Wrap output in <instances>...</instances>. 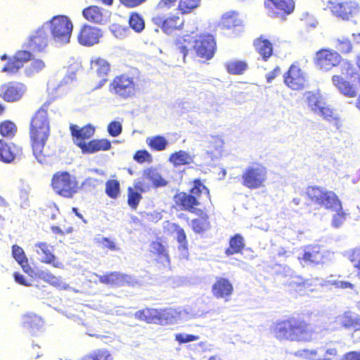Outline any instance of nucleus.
<instances>
[{"instance_id":"8fccbe9b","label":"nucleus","mask_w":360,"mask_h":360,"mask_svg":"<svg viewBox=\"0 0 360 360\" xmlns=\"http://www.w3.org/2000/svg\"><path fill=\"white\" fill-rule=\"evenodd\" d=\"M82 360H113L111 353L104 349H99L84 356Z\"/></svg>"},{"instance_id":"7c9ffc66","label":"nucleus","mask_w":360,"mask_h":360,"mask_svg":"<svg viewBox=\"0 0 360 360\" xmlns=\"http://www.w3.org/2000/svg\"><path fill=\"white\" fill-rule=\"evenodd\" d=\"M253 46L264 61H267L273 55V43L265 34H261L253 41Z\"/></svg>"},{"instance_id":"aec40b11","label":"nucleus","mask_w":360,"mask_h":360,"mask_svg":"<svg viewBox=\"0 0 360 360\" xmlns=\"http://www.w3.org/2000/svg\"><path fill=\"white\" fill-rule=\"evenodd\" d=\"M219 26L223 30L230 31L232 34H236L241 31L243 24L238 13L231 11L221 15Z\"/></svg>"},{"instance_id":"a18cd8bd","label":"nucleus","mask_w":360,"mask_h":360,"mask_svg":"<svg viewBox=\"0 0 360 360\" xmlns=\"http://www.w3.org/2000/svg\"><path fill=\"white\" fill-rule=\"evenodd\" d=\"M120 184L117 179H110L106 181L105 193L111 199H117L120 195Z\"/></svg>"},{"instance_id":"4d7b16f0","label":"nucleus","mask_w":360,"mask_h":360,"mask_svg":"<svg viewBox=\"0 0 360 360\" xmlns=\"http://www.w3.org/2000/svg\"><path fill=\"white\" fill-rule=\"evenodd\" d=\"M198 335H194L191 334L177 333L175 335V340L177 341L179 344H185L198 340Z\"/></svg>"},{"instance_id":"680f3d73","label":"nucleus","mask_w":360,"mask_h":360,"mask_svg":"<svg viewBox=\"0 0 360 360\" xmlns=\"http://www.w3.org/2000/svg\"><path fill=\"white\" fill-rule=\"evenodd\" d=\"M147 0H119L120 4L127 8H135L145 3Z\"/></svg>"},{"instance_id":"1a4fd4ad","label":"nucleus","mask_w":360,"mask_h":360,"mask_svg":"<svg viewBox=\"0 0 360 360\" xmlns=\"http://www.w3.org/2000/svg\"><path fill=\"white\" fill-rule=\"evenodd\" d=\"M305 196L310 204L318 205L326 209L340 207V200L331 191H326L318 186H309L305 190Z\"/></svg>"},{"instance_id":"2f4dec72","label":"nucleus","mask_w":360,"mask_h":360,"mask_svg":"<svg viewBox=\"0 0 360 360\" xmlns=\"http://www.w3.org/2000/svg\"><path fill=\"white\" fill-rule=\"evenodd\" d=\"M22 326L34 335L42 329L44 321L40 316L33 312H28L22 316Z\"/></svg>"},{"instance_id":"c85d7f7f","label":"nucleus","mask_w":360,"mask_h":360,"mask_svg":"<svg viewBox=\"0 0 360 360\" xmlns=\"http://www.w3.org/2000/svg\"><path fill=\"white\" fill-rule=\"evenodd\" d=\"M134 317L147 323L159 324L164 320L163 314L157 309L144 308L135 312Z\"/></svg>"},{"instance_id":"dca6fc26","label":"nucleus","mask_w":360,"mask_h":360,"mask_svg":"<svg viewBox=\"0 0 360 360\" xmlns=\"http://www.w3.org/2000/svg\"><path fill=\"white\" fill-rule=\"evenodd\" d=\"M25 90L22 83L9 82L0 86V98L8 103L15 102L21 99Z\"/></svg>"},{"instance_id":"a878e982","label":"nucleus","mask_w":360,"mask_h":360,"mask_svg":"<svg viewBox=\"0 0 360 360\" xmlns=\"http://www.w3.org/2000/svg\"><path fill=\"white\" fill-rule=\"evenodd\" d=\"M98 281L104 285L117 288L123 286L129 283L130 276L118 271L108 272L98 276Z\"/></svg>"},{"instance_id":"864d4df0","label":"nucleus","mask_w":360,"mask_h":360,"mask_svg":"<svg viewBox=\"0 0 360 360\" xmlns=\"http://www.w3.org/2000/svg\"><path fill=\"white\" fill-rule=\"evenodd\" d=\"M129 23L130 27L136 32L142 31L145 26L143 18L136 13H134L130 15Z\"/></svg>"},{"instance_id":"58836bf2","label":"nucleus","mask_w":360,"mask_h":360,"mask_svg":"<svg viewBox=\"0 0 360 360\" xmlns=\"http://www.w3.org/2000/svg\"><path fill=\"white\" fill-rule=\"evenodd\" d=\"M245 247V240L243 237L236 233L230 237L229 240V247L225 250V255L227 257L232 256L236 254L242 253Z\"/></svg>"},{"instance_id":"b1692460","label":"nucleus","mask_w":360,"mask_h":360,"mask_svg":"<svg viewBox=\"0 0 360 360\" xmlns=\"http://www.w3.org/2000/svg\"><path fill=\"white\" fill-rule=\"evenodd\" d=\"M101 36L100 29L84 25L81 27L77 39L80 44L89 46L97 44Z\"/></svg>"},{"instance_id":"6e6d98bb","label":"nucleus","mask_w":360,"mask_h":360,"mask_svg":"<svg viewBox=\"0 0 360 360\" xmlns=\"http://www.w3.org/2000/svg\"><path fill=\"white\" fill-rule=\"evenodd\" d=\"M134 159L137 162L142 164L145 162H151L152 156L146 150H139L134 155Z\"/></svg>"},{"instance_id":"c756f323","label":"nucleus","mask_w":360,"mask_h":360,"mask_svg":"<svg viewBox=\"0 0 360 360\" xmlns=\"http://www.w3.org/2000/svg\"><path fill=\"white\" fill-rule=\"evenodd\" d=\"M339 326L354 332L360 331V316L350 311H346L337 317Z\"/></svg>"},{"instance_id":"e2e57ef3","label":"nucleus","mask_w":360,"mask_h":360,"mask_svg":"<svg viewBox=\"0 0 360 360\" xmlns=\"http://www.w3.org/2000/svg\"><path fill=\"white\" fill-rule=\"evenodd\" d=\"M13 278H14L15 281L21 285L27 286V287L32 285L31 283L27 281V280L25 278V277L22 274H21L18 272H15L13 274Z\"/></svg>"},{"instance_id":"ddd939ff","label":"nucleus","mask_w":360,"mask_h":360,"mask_svg":"<svg viewBox=\"0 0 360 360\" xmlns=\"http://www.w3.org/2000/svg\"><path fill=\"white\" fill-rule=\"evenodd\" d=\"M302 252L297 259L303 266H315L323 263L325 252L321 245L309 244L301 248Z\"/></svg>"},{"instance_id":"9d476101","label":"nucleus","mask_w":360,"mask_h":360,"mask_svg":"<svg viewBox=\"0 0 360 360\" xmlns=\"http://www.w3.org/2000/svg\"><path fill=\"white\" fill-rule=\"evenodd\" d=\"M267 169L262 163L253 162L247 167L241 175L242 184L250 189H257L264 186Z\"/></svg>"},{"instance_id":"a19ab883","label":"nucleus","mask_w":360,"mask_h":360,"mask_svg":"<svg viewBox=\"0 0 360 360\" xmlns=\"http://www.w3.org/2000/svg\"><path fill=\"white\" fill-rule=\"evenodd\" d=\"M18 132L17 125L11 120H4L0 122V135L3 139H12Z\"/></svg>"},{"instance_id":"774afa93","label":"nucleus","mask_w":360,"mask_h":360,"mask_svg":"<svg viewBox=\"0 0 360 360\" xmlns=\"http://www.w3.org/2000/svg\"><path fill=\"white\" fill-rule=\"evenodd\" d=\"M281 72V69L276 66L273 70L268 72L266 75V82H271Z\"/></svg>"},{"instance_id":"0eeeda50","label":"nucleus","mask_w":360,"mask_h":360,"mask_svg":"<svg viewBox=\"0 0 360 360\" xmlns=\"http://www.w3.org/2000/svg\"><path fill=\"white\" fill-rule=\"evenodd\" d=\"M139 74L124 72L115 76L109 85L110 91L117 96L127 99L134 96L139 90Z\"/></svg>"},{"instance_id":"5701e85b","label":"nucleus","mask_w":360,"mask_h":360,"mask_svg":"<svg viewBox=\"0 0 360 360\" xmlns=\"http://www.w3.org/2000/svg\"><path fill=\"white\" fill-rule=\"evenodd\" d=\"M356 4L351 1H328L327 7L330 12L342 19H348L356 8Z\"/></svg>"},{"instance_id":"412c9836","label":"nucleus","mask_w":360,"mask_h":360,"mask_svg":"<svg viewBox=\"0 0 360 360\" xmlns=\"http://www.w3.org/2000/svg\"><path fill=\"white\" fill-rule=\"evenodd\" d=\"M82 15L86 21L96 25H104L109 20L108 11L96 5L84 8Z\"/></svg>"},{"instance_id":"0e129e2a","label":"nucleus","mask_w":360,"mask_h":360,"mask_svg":"<svg viewBox=\"0 0 360 360\" xmlns=\"http://www.w3.org/2000/svg\"><path fill=\"white\" fill-rule=\"evenodd\" d=\"M340 360H360V352L356 351L347 352Z\"/></svg>"},{"instance_id":"f704fd0d","label":"nucleus","mask_w":360,"mask_h":360,"mask_svg":"<svg viewBox=\"0 0 360 360\" xmlns=\"http://www.w3.org/2000/svg\"><path fill=\"white\" fill-rule=\"evenodd\" d=\"M198 217L194 218L191 220V229L193 231L197 234H202L205 233L211 229V222L209 215L202 210H198Z\"/></svg>"},{"instance_id":"4468645a","label":"nucleus","mask_w":360,"mask_h":360,"mask_svg":"<svg viewBox=\"0 0 360 360\" xmlns=\"http://www.w3.org/2000/svg\"><path fill=\"white\" fill-rule=\"evenodd\" d=\"M152 22L167 34L182 30L185 22L184 20L178 14H172L167 18L157 14L152 18Z\"/></svg>"},{"instance_id":"f03ea898","label":"nucleus","mask_w":360,"mask_h":360,"mask_svg":"<svg viewBox=\"0 0 360 360\" xmlns=\"http://www.w3.org/2000/svg\"><path fill=\"white\" fill-rule=\"evenodd\" d=\"M51 101L44 103L31 117L29 123V139L32 153L37 161L44 163L50 154L46 149L51 136V123L48 108Z\"/></svg>"},{"instance_id":"c9c22d12","label":"nucleus","mask_w":360,"mask_h":360,"mask_svg":"<svg viewBox=\"0 0 360 360\" xmlns=\"http://www.w3.org/2000/svg\"><path fill=\"white\" fill-rule=\"evenodd\" d=\"M276 10L275 15L281 19L293 13L295 7L294 0H268Z\"/></svg>"},{"instance_id":"5fc2aeb1","label":"nucleus","mask_w":360,"mask_h":360,"mask_svg":"<svg viewBox=\"0 0 360 360\" xmlns=\"http://www.w3.org/2000/svg\"><path fill=\"white\" fill-rule=\"evenodd\" d=\"M330 210L333 211H336V213L333 215L332 219L333 226L336 228L340 226L345 221L347 215L342 209V203L340 202V207Z\"/></svg>"},{"instance_id":"ea45409f","label":"nucleus","mask_w":360,"mask_h":360,"mask_svg":"<svg viewBox=\"0 0 360 360\" xmlns=\"http://www.w3.org/2000/svg\"><path fill=\"white\" fill-rule=\"evenodd\" d=\"M12 255L25 273L30 274L32 271V269L30 266L28 259L21 247L13 245L12 246Z\"/></svg>"},{"instance_id":"473e14b6","label":"nucleus","mask_w":360,"mask_h":360,"mask_svg":"<svg viewBox=\"0 0 360 360\" xmlns=\"http://www.w3.org/2000/svg\"><path fill=\"white\" fill-rule=\"evenodd\" d=\"M150 252L155 257L158 262L169 264L170 258L168 249L160 238L153 240L150 244Z\"/></svg>"},{"instance_id":"49530a36","label":"nucleus","mask_w":360,"mask_h":360,"mask_svg":"<svg viewBox=\"0 0 360 360\" xmlns=\"http://www.w3.org/2000/svg\"><path fill=\"white\" fill-rule=\"evenodd\" d=\"M200 0H179L177 10L182 15L191 13L200 6Z\"/></svg>"},{"instance_id":"09e8293b","label":"nucleus","mask_w":360,"mask_h":360,"mask_svg":"<svg viewBox=\"0 0 360 360\" xmlns=\"http://www.w3.org/2000/svg\"><path fill=\"white\" fill-rule=\"evenodd\" d=\"M335 47L337 51L342 54L350 53L353 50L352 41L345 37H341L335 39Z\"/></svg>"},{"instance_id":"f257e3e1","label":"nucleus","mask_w":360,"mask_h":360,"mask_svg":"<svg viewBox=\"0 0 360 360\" xmlns=\"http://www.w3.org/2000/svg\"><path fill=\"white\" fill-rule=\"evenodd\" d=\"M269 330L277 340L290 342H310L316 335L311 315L303 312H294L276 320Z\"/></svg>"},{"instance_id":"6e6552de","label":"nucleus","mask_w":360,"mask_h":360,"mask_svg":"<svg viewBox=\"0 0 360 360\" xmlns=\"http://www.w3.org/2000/svg\"><path fill=\"white\" fill-rule=\"evenodd\" d=\"M53 40L60 44H66L70 42L73 30V24L65 15H56L49 20L44 23Z\"/></svg>"},{"instance_id":"2eb2a0df","label":"nucleus","mask_w":360,"mask_h":360,"mask_svg":"<svg viewBox=\"0 0 360 360\" xmlns=\"http://www.w3.org/2000/svg\"><path fill=\"white\" fill-rule=\"evenodd\" d=\"M32 58V53L28 51H18L13 56L9 57L5 65L1 69L3 72L12 76L24 66V64Z\"/></svg>"},{"instance_id":"a211bd4d","label":"nucleus","mask_w":360,"mask_h":360,"mask_svg":"<svg viewBox=\"0 0 360 360\" xmlns=\"http://www.w3.org/2000/svg\"><path fill=\"white\" fill-rule=\"evenodd\" d=\"M50 34L47 27L43 24L30 36L27 46L33 51L41 52L48 46Z\"/></svg>"},{"instance_id":"cd10ccee","label":"nucleus","mask_w":360,"mask_h":360,"mask_svg":"<svg viewBox=\"0 0 360 360\" xmlns=\"http://www.w3.org/2000/svg\"><path fill=\"white\" fill-rule=\"evenodd\" d=\"M77 146L82 150L83 153H94L98 151L108 150L111 148V143L106 139H93L89 142L82 141L77 143Z\"/></svg>"},{"instance_id":"20e7f679","label":"nucleus","mask_w":360,"mask_h":360,"mask_svg":"<svg viewBox=\"0 0 360 360\" xmlns=\"http://www.w3.org/2000/svg\"><path fill=\"white\" fill-rule=\"evenodd\" d=\"M340 65L341 75H333L331 77V82L342 94L350 98H355L357 96L358 89L349 79L360 80V74L350 60L343 58Z\"/></svg>"},{"instance_id":"052dcab7","label":"nucleus","mask_w":360,"mask_h":360,"mask_svg":"<svg viewBox=\"0 0 360 360\" xmlns=\"http://www.w3.org/2000/svg\"><path fill=\"white\" fill-rule=\"evenodd\" d=\"M99 243L102 245L103 248L108 249L109 250L115 251L119 250V248L117 246L115 242L108 238H102Z\"/></svg>"},{"instance_id":"bb28decb","label":"nucleus","mask_w":360,"mask_h":360,"mask_svg":"<svg viewBox=\"0 0 360 360\" xmlns=\"http://www.w3.org/2000/svg\"><path fill=\"white\" fill-rule=\"evenodd\" d=\"M212 292L216 298L227 300L233 292V286L228 278L217 277L212 286Z\"/></svg>"},{"instance_id":"79ce46f5","label":"nucleus","mask_w":360,"mask_h":360,"mask_svg":"<svg viewBox=\"0 0 360 360\" xmlns=\"http://www.w3.org/2000/svg\"><path fill=\"white\" fill-rule=\"evenodd\" d=\"M143 177L150 180L155 187L165 186L167 181L154 168L150 167L143 170Z\"/></svg>"},{"instance_id":"393cba45","label":"nucleus","mask_w":360,"mask_h":360,"mask_svg":"<svg viewBox=\"0 0 360 360\" xmlns=\"http://www.w3.org/2000/svg\"><path fill=\"white\" fill-rule=\"evenodd\" d=\"M36 250L39 255L41 256V262L51 264L56 268H63V265L53 254V248L45 242L37 243L35 245Z\"/></svg>"},{"instance_id":"13d9d810","label":"nucleus","mask_w":360,"mask_h":360,"mask_svg":"<svg viewBox=\"0 0 360 360\" xmlns=\"http://www.w3.org/2000/svg\"><path fill=\"white\" fill-rule=\"evenodd\" d=\"M122 124L117 121L111 122L108 126V131L110 136L116 137L122 132Z\"/></svg>"},{"instance_id":"4c0bfd02","label":"nucleus","mask_w":360,"mask_h":360,"mask_svg":"<svg viewBox=\"0 0 360 360\" xmlns=\"http://www.w3.org/2000/svg\"><path fill=\"white\" fill-rule=\"evenodd\" d=\"M168 161L175 167L188 165L193 163L194 157L188 152L183 150L175 151L170 154Z\"/></svg>"},{"instance_id":"de8ad7c7","label":"nucleus","mask_w":360,"mask_h":360,"mask_svg":"<svg viewBox=\"0 0 360 360\" xmlns=\"http://www.w3.org/2000/svg\"><path fill=\"white\" fill-rule=\"evenodd\" d=\"M290 285L294 291L296 292L307 293L312 292L315 290L314 285L310 280H304L300 281H292L290 283Z\"/></svg>"},{"instance_id":"39448f33","label":"nucleus","mask_w":360,"mask_h":360,"mask_svg":"<svg viewBox=\"0 0 360 360\" xmlns=\"http://www.w3.org/2000/svg\"><path fill=\"white\" fill-rule=\"evenodd\" d=\"M193 39L192 49L195 56L201 59H212L217 49L216 35L207 32H199L198 27L184 35V41L188 43Z\"/></svg>"},{"instance_id":"f8f14e48","label":"nucleus","mask_w":360,"mask_h":360,"mask_svg":"<svg viewBox=\"0 0 360 360\" xmlns=\"http://www.w3.org/2000/svg\"><path fill=\"white\" fill-rule=\"evenodd\" d=\"M284 84L292 90L304 89L308 84L306 72L298 63H292L283 75Z\"/></svg>"},{"instance_id":"603ef678","label":"nucleus","mask_w":360,"mask_h":360,"mask_svg":"<svg viewBox=\"0 0 360 360\" xmlns=\"http://www.w3.org/2000/svg\"><path fill=\"white\" fill-rule=\"evenodd\" d=\"M41 278L45 282L49 283L50 285L59 288H66V287L64 286L62 281L60 279V278L56 277L53 274H51L50 272H43L40 275Z\"/></svg>"},{"instance_id":"423d86ee","label":"nucleus","mask_w":360,"mask_h":360,"mask_svg":"<svg viewBox=\"0 0 360 360\" xmlns=\"http://www.w3.org/2000/svg\"><path fill=\"white\" fill-rule=\"evenodd\" d=\"M50 186L56 195L66 199L73 198L82 188L77 176L66 170L54 172Z\"/></svg>"},{"instance_id":"e433bc0d","label":"nucleus","mask_w":360,"mask_h":360,"mask_svg":"<svg viewBox=\"0 0 360 360\" xmlns=\"http://www.w3.org/2000/svg\"><path fill=\"white\" fill-rule=\"evenodd\" d=\"M70 130L73 138L78 141V143L85 141L90 139L95 133V128L90 124L79 127L76 124H70Z\"/></svg>"},{"instance_id":"37998d69","label":"nucleus","mask_w":360,"mask_h":360,"mask_svg":"<svg viewBox=\"0 0 360 360\" xmlns=\"http://www.w3.org/2000/svg\"><path fill=\"white\" fill-rule=\"evenodd\" d=\"M225 68L231 75H240L248 70V65L245 60H232L225 63Z\"/></svg>"},{"instance_id":"c03bdc74","label":"nucleus","mask_w":360,"mask_h":360,"mask_svg":"<svg viewBox=\"0 0 360 360\" xmlns=\"http://www.w3.org/2000/svg\"><path fill=\"white\" fill-rule=\"evenodd\" d=\"M146 143L154 151H162L167 148L169 144L167 140L161 135L148 137L146 139Z\"/></svg>"},{"instance_id":"7ed1b4c3","label":"nucleus","mask_w":360,"mask_h":360,"mask_svg":"<svg viewBox=\"0 0 360 360\" xmlns=\"http://www.w3.org/2000/svg\"><path fill=\"white\" fill-rule=\"evenodd\" d=\"M188 191H177L173 196L172 207L176 211L198 214V207L202 205V197L211 202L210 189L200 179H195L191 182Z\"/></svg>"},{"instance_id":"6ab92c4d","label":"nucleus","mask_w":360,"mask_h":360,"mask_svg":"<svg viewBox=\"0 0 360 360\" xmlns=\"http://www.w3.org/2000/svg\"><path fill=\"white\" fill-rule=\"evenodd\" d=\"M89 70L94 77L99 79V85L104 84L110 71V64L101 56L93 57L90 60Z\"/></svg>"},{"instance_id":"9b49d317","label":"nucleus","mask_w":360,"mask_h":360,"mask_svg":"<svg viewBox=\"0 0 360 360\" xmlns=\"http://www.w3.org/2000/svg\"><path fill=\"white\" fill-rule=\"evenodd\" d=\"M343 60L342 56L335 50L329 48L321 49L314 58L315 66L321 71L328 72L338 67Z\"/></svg>"},{"instance_id":"72a5a7b5","label":"nucleus","mask_w":360,"mask_h":360,"mask_svg":"<svg viewBox=\"0 0 360 360\" xmlns=\"http://www.w3.org/2000/svg\"><path fill=\"white\" fill-rule=\"evenodd\" d=\"M167 222L169 229L176 233V240L179 243L178 250L181 252L183 257H187L189 245L185 230L179 224Z\"/></svg>"},{"instance_id":"338daca9","label":"nucleus","mask_w":360,"mask_h":360,"mask_svg":"<svg viewBox=\"0 0 360 360\" xmlns=\"http://www.w3.org/2000/svg\"><path fill=\"white\" fill-rule=\"evenodd\" d=\"M132 188L140 192V193H143L148 190L149 186L141 181H137L134 184Z\"/></svg>"},{"instance_id":"4be33fe9","label":"nucleus","mask_w":360,"mask_h":360,"mask_svg":"<svg viewBox=\"0 0 360 360\" xmlns=\"http://www.w3.org/2000/svg\"><path fill=\"white\" fill-rule=\"evenodd\" d=\"M307 103L311 110L319 115L325 120L328 122L335 121L337 122L338 118L335 117L333 111L314 94L310 95L307 98Z\"/></svg>"},{"instance_id":"f3484780","label":"nucleus","mask_w":360,"mask_h":360,"mask_svg":"<svg viewBox=\"0 0 360 360\" xmlns=\"http://www.w3.org/2000/svg\"><path fill=\"white\" fill-rule=\"evenodd\" d=\"M22 148L18 144L5 139H0V161L4 163H11L22 156Z\"/></svg>"},{"instance_id":"3c124183","label":"nucleus","mask_w":360,"mask_h":360,"mask_svg":"<svg viewBox=\"0 0 360 360\" xmlns=\"http://www.w3.org/2000/svg\"><path fill=\"white\" fill-rule=\"evenodd\" d=\"M142 195L140 192L134 190L132 187L127 188V204L132 209H136Z\"/></svg>"},{"instance_id":"69168bd1","label":"nucleus","mask_w":360,"mask_h":360,"mask_svg":"<svg viewBox=\"0 0 360 360\" xmlns=\"http://www.w3.org/2000/svg\"><path fill=\"white\" fill-rule=\"evenodd\" d=\"M338 356V351L336 348H328L326 350L323 358L328 360H334Z\"/></svg>"},{"instance_id":"bf43d9fd","label":"nucleus","mask_w":360,"mask_h":360,"mask_svg":"<svg viewBox=\"0 0 360 360\" xmlns=\"http://www.w3.org/2000/svg\"><path fill=\"white\" fill-rule=\"evenodd\" d=\"M45 67V63L42 60H34L30 65L28 71L30 74L38 72L43 70Z\"/></svg>"}]
</instances>
